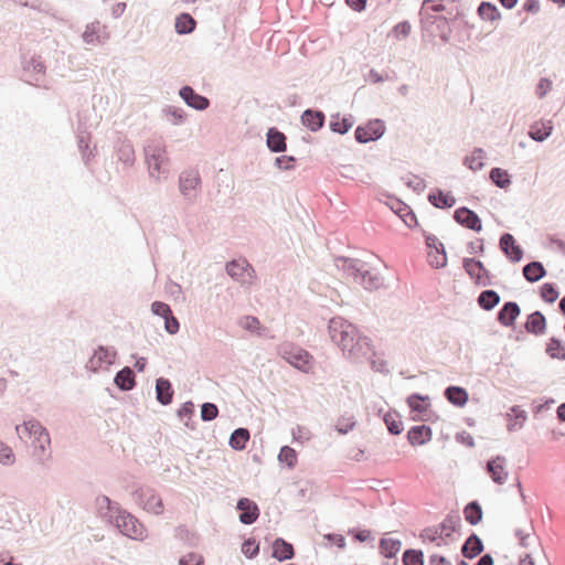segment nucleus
<instances>
[{
	"instance_id": "a878e982",
	"label": "nucleus",
	"mask_w": 565,
	"mask_h": 565,
	"mask_svg": "<svg viewBox=\"0 0 565 565\" xmlns=\"http://www.w3.org/2000/svg\"><path fill=\"white\" fill-rule=\"evenodd\" d=\"M411 445H424L431 439V428L426 425L413 426L407 433Z\"/></svg>"
},
{
	"instance_id": "e433bc0d",
	"label": "nucleus",
	"mask_w": 565,
	"mask_h": 565,
	"mask_svg": "<svg viewBox=\"0 0 565 565\" xmlns=\"http://www.w3.org/2000/svg\"><path fill=\"white\" fill-rule=\"evenodd\" d=\"M477 301L483 310L489 311L500 302V296L497 291L487 289L480 292Z\"/></svg>"
},
{
	"instance_id": "f3484780",
	"label": "nucleus",
	"mask_w": 565,
	"mask_h": 565,
	"mask_svg": "<svg viewBox=\"0 0 565 565\" xmlns=\"http://www.w3.org/2000/svg\"><path fill=\"white\" fill-rule=\"evenodd\" d=\"M365 289H377L383 285V277L374 269H371L366 263L361 268L359 280Z\"/></svg>"
},
{
	"instance_id": "6ab92c4d",
	"label": "nucleus",
	"mask_w": 565,
	"mask_h": 565,
	"mask_svg": "<svg viewBox=\"0 0 565 565\" xmlns=\"http://www.w3.org/2000/svg\"><path fill=\"white\" fill-rule=\"evenodd\" d=\"M271 557L278 562L289 561L295 557V550L291 543L287 542L282 537H277L271 544Z\"/></svg>"
},
{
	"instance_id": "58836bf2",
	"label": "nucleus",
	"mask_w": 565,
	"mask_h": 565,
	"mask_svg": "<svg viewBox=\"0 0 565 565\" xmlns=\"http://www.w3.org/2000/svg\"><path fill=\"white\" fill-rule=\"evenodd\" d=\"M465 518L471 525H477L482 519V509L477 501L469 502L465 508Z\"/></svg>"
},
{
	"instance_id": "20e7f679",
	"label": "nucleus",
	"mask_w": 565,
	"mask_h": 565,
	"mask_svg": "<svg viewBox=\"0 0 565 565\" xmlns=\"http://www.w3.org/2000/svg\"><path fill=\"white\" fill-rule=\"evenodd\" d=\"M227 275L242 286L253 285L256 271L246 259H233L225 266Z\"/></svg>"
},
{
	"instance_id": "dca6fc26",
	"label": "nucleus",
	"mask_w": 565,
	"mask_h": 565,
	"mask_svg": "<svg viewBox=\"0 0 565 565\" xmlns=\"http://www.w3.org/2000/svg\"><path fill=\"white\" fill-rule=\"evenodd\" d=\"M284 354L288 363L301 371H307L310 366L312 356L303 349L292 348Z\"/></svg>"
},
{
	"instance_id": "f257e3e1",
	"label": "nucleus",
	"mask_w": 565,
	"mask_h": 565,
	"mask_svg": "<svg viewBox=\"0 0 565 565\" xmlns=\"http://www.w3.org/2000/svg\"><path fill=\"white\" fill-rule=\"evenodd\" d=\"M328 332L331 341L351 361L362 363L372 358L373 349L370 339L361 335L356 327L342 317L330 319Z\"/></svg>"
},
{
	"instance_id": "8fccbe9b",
	"label": "nucleus",
	"mask_w": 565,
	"mask_h": 565,
	"mask_svg": "<svg viewBox=\"0 0 565 565\" xmlns=\"http://www.w3.org/2000/svg\"><path fill=\"white\" fill-rule=\"evenodd\" d=\"M461 516L457 511L450 512L440 523L438 530H459L461 526Z\"/></svg>"
},
{
	"instance_id": "c85d7f7f",
	"label": "nucleus",
	"mask_w": 565,
	"mask_h": 565,
	"mask_svg": "<svg viewBox=\"0 0 565 565\" xmlns=\"http://www.w3.org/2000/svg\"><path fill=\"white\" fill-rule=\"evenodd\" d=\"M446 399L458 407H462L468 402V393L463 387L460 386H448L444 393Z\"/></svg>"
},
{
	"instance_id": "f704fd0d",
	"label": "nucleus",
	"mask_w": 565,
	"mask_h": 565,
	"mask_svg": "<svg viewBox=\"0 0 565 565\" xmlns=\"http://www.w3.org/2000/svg\"><path fill=\"white\" fill-rule=\"evenodd\" d=\"M425 241H426L427 247L435 248L436 252L441 255L440 260H436V263L431 262V265L435 266L436 268L445 267L447 264V256H446V250H445L444 244L440 243L438 241V238L433 234L426 235Z\"/></svg>"
},
{
	"instance_id": "ddd939ff",
	"label": "nucleus",
	"mask_w": 565,
	"mask_h": 565,
	"mask_svg": "<svg viewBox=\"0 0 565 565\" xmlns=\"http://www.w3.org/2000/svg\"><path fill=\"white\" fill-rule=\"evenodd\" d=\"M179 96L183 102L195 110H205L210 106L207 97L198 94L191 86L185 85L180 88Z\"/></svg>"
},
{
	"instance_id": "c03bdc74",
	"label": "nucleus",
	"mask_w": 565,
	"mask_h": 565,
	"mask_svg": "<svg viewBox=\"0 0 565 565\" xmlns=\"http://www.w3.org/2000/svg\"><path fill=\"white\" fill-rule=\"evenodd\" d=\"M383 419L392 435H399L403 431L404 427L398 414L388 412L384 415Z\"/></svg>"
},
{
	"instance_id": "052dcab7",
	"label": "nucleus",
	"mask_w": 565,
	"mask_h": 565,
	"mask_svg": "<svg viewBox=\"0 0 565 565\" xmlns=\"http://www.w3.org/2000/svg\"><path fill=\"white\" fill-rule=\"evenodd\" d=\"M33 456L36 458L38 462L41 465H44L46 461H49L52 457V454L50 451V447H43L39 448V445H33Z\"/></svg>"
},
{
	"instance_id": "4d7b16f0",
	"label": "nucleus",
	"mask_w": 565,
	"mask_h": 565,
	"mask_svg": "<svg viewBox=\"0 0 565 565\" xmlns=\"http://www.w3.org/2000/svg\"><path fill=\"white\" fill-rule=\"evenodd\" d=\"M411 30V23L408 21H402L393 28L392 33L397 40L406 39L409 35Z\"/></svg>"
},
{
	"instance_id": "ea45409f",
	"label": "nucleus",
	"mask_w": 565,
	"mask_h": 565,
	"mask_svg": "<svg viewBox=\"0 0 565 565\" xmlns=\"http://www.w3.org/2000/svg\"><path fill=\"white\" fill-rule=\"evenodd\" d=\"M546 353L552 359L565 360V344L557 338L553 337L546 347Z\"/></svg>"
},
{
	"instance_id": "4be33fe9",
	"label": "nucleus",
	"mask_w": 565,
	"mask_h": 565,
	"mask_svg": "<svg viewBox=\"0 0 565 565\" xmlns=\"http://www.w3.org/2000/svg\"><path fill=\"white\" fill-rule=\"evenodd\" d=\"M519 315V305L514 301H508L499 310L497 319L502 326L510 327L514 323V320Z\"/></svg>"
},
{
	"instance_id": "603ef678",
	"label": "nucleus",
	"mask_w": 565,
	"mask_h": 565,
	"mask_svg": "<svg viewBox=\"0 0 565 565\" xmlns=\"http://www.w3.org/2000/svg\"><path fill=\"white\" fill-rule=\"evenodd\" d=\"M218 415V408L214 403L206 402L201 406V419L203 422H211Z\"/></svg>"
},
{
	"instance_id": "09e8293b",
	"label": "nucleus",
	"mask_w": 565,
	"mask_h": 565,
	"mask_svg": "<svg viewBox=\"0 0 565 565\" xmlns=\"http://www.w3.org/2000/svg\"><path fill=\"white\" fill-rule=\"evenodd\" d=\"M241 551L248 559H253L259 554V542L254 537L245 539Z\"/></svg>"
},
{
	"instance_id": "72a5a7b5",
	"label": "nucleus",
	"mask_w": 565,
	"mask_h": 565,
	"mask_svg": "<svg viewBox=\"0 0 565 565\" xmlns=\"http://www.w3.org/2000/svg\"><path fill=\"white\" fill-rule=\"evenodd\" d=\"M249 430L247 428H236L230 436L228 445L234 450H243L246 447L247 441L249 440Z\"/></svg>"
},
{
	"instance_id": "423d86ee",
	"label": "nucleus",
	"mask_w": 565,
	"mask_h": 565,
	"mask_svg": "<svg viewBox=\"0 0 565 565\" xmlns=\"http://www.w3.org/2000/svg\"><path fill=\"white\" fill-rule=\"evenodd\" d=\"M17 433L28 434L33 438V445H39V448L51 447V437L47 429L36 419L25 420L22 425L15 427Z\"/></svg>"
},
{
	"instance_id": "338daca9",
	"label": "nucleus",
	"mask_w": 565,
	"mask_h": 565,
	"mask_svg": "<svg viewBox=\"0 0 565 565\" xmlns=\"http://www.w3.org/2000/svg\"><path fill=\"white\" fill-rule=\"evenodd\" d=\"M546 276V269L539 260H532V284Z\"/></svg>"
},
{
	"instance_id": "7ed1b4c3",
	"label": "nucleus",
	"mask_w": 565,
	"mask_h": 565,
	"mask_svg": "<svg viewBox=\"0 0 565 565\" xmlns=\"http://www.w3.org/2000/svg\"><path fill=\"white\" fill-rule=\"evenodd\" d=\"M143 154L149 178L157 182L166 180L170 173V159L163 139L160 137L148 139L143 145Z\"/></svg>"
},
{
	"instance_id": "c756f323",
	"label": "nucleus",
	"mask_w": 565,
	"mask_h": 565,
	"mask_svg": "<svg viewBox=\"0 0 565 565\" xmlns=\"http://www.w3.org/2000/svg\"><path fill=\"white\" fill-rule=\"evenodd\" d=\"M428 201L437 209H449L456 203V199L450 193L439 189L428 194Z\"/></svg>"
},
{
	"instance_id": "4468645a",
	"label": "nucleus",
	"mask_w": 565,
	"mask_h": 565,
	"mask_svg": "<svg viewBox=\"0 0 565 565\" xmlns=\"http://www.w3.org/2000/svg\"><path fill=\"white\" fill-rule=\"evenodd\" d=\"M500 249L513 263H518L523 257V249L516 244L515 238L510 233H504L500 237Z\"/></svg>"
},
{
	"instance_id": "864d4df0",
	"label": "nucleus",
	"mask_w": 565,
	"mask_h": 565,
	"mask_svg": "<svg viewBox=\"0 0 565 565\" xmlns=\"http://www.w3.org/2000/svg\"><path fill=\"white\" fill-rule=\"evenodd\" d=\"M15 461V456L10 446L0 441V463L3 466H12Z\"/></svg>"
},
{
	"instance_id": "aec40b11",
	"label": "nucleus",
	"mask_w": 565,
	"mask_h": 565,
	"mask_svg": "<svg viewBox=\"0 0 565 565\" xmlns=\"http://www.w3.org/2000/svg\"><path fill=\"white\" fill-rule=\"evenodd\" d=\"M326 116L323 111L317 109H306L301 115V122L311 131H318L324 125Z\"/></svg>"
},
{
	"instance_id": "f03ea898",
	"label": "nucleus",
	"mask_w": 565,
	"mask_h": 565,
	"mask_svg": "<svg viewBox=\"0 0 565 565\" xmlns=\"http://www.w3.org/2000/svg\"><path fill=\"white\" fill-rule=\"evenodd\" d=\"M95 504L98 518L108 526L116 530H137V525H141L138 519L107 495H98Z\"/></svg>"
},
{
	"instance_id": "2f4dec72",
	"label": "nucleus",
	"mask_w": 565,
	"mask_h": 565,
	"mask_svg": "<svg viewBox=\"0 0 565 565\" xmlns=\"http://www.w3.org/2000/svg\"><path fill=\"white\" fill-rule=\"evenodd\" d=\"M401 546H402V543H401L399 540L391 539V537H388V539L382 537L380 540V544H379L380 553L385 558H393V557H395L396 554L399 552Z\"/></svg>"
},
{
	"instance_id": "7c9ffc66",
	"label": "nucleus",
	"mask_w": 565,
	"mask_h": 565,
	"mask_svg": "<svg viewBox=\"0 0 565 565\" xmlns=\"http://www.w3.org/2000/svg\"><path fill=\"white\" fill-rule=\"evenodd\" d=\"M486 157L487 153L482 148H475L470 156L465 157L463 164L472 171H479L484 167Z\"/></svg>"
},
{
	"instance_id": "c9c22d12",
	"label": "nucleus",
	"mask_w": 565,
	"mask_h": 565,
	"mask_svg": "<svg viewBox=\"0 0 565 565\" xmlns=\"http://www.w3.org/2000/svg\"><path fill=\"white\" fill-rule=\"evenodd\" d=\"M196 25V21L193 19V17L190 13H181L175 19V32L178 34H190L194 31Z\"/></svg>"
},
{
	"instance_id": "4c0bfd02",
	"label": "nucleus",
	"mask_w": 565,
	"mask_h": 565,
	"mask_svg": "<svg viewBox=\"0 0 565 565\" xmlns=\"http://www.w3.org/2000/svg\"><path fill=\"white\" fill-rule=\"evenodd\" d=\"M353 124L354 122L351 117L340 118L339 115H335L331 117L329 126L331 131L344 135L352 128Z\"/></svg>"
},
{
	"instance_id": "3c124183",
	"label": "nucleus",
	"mask_w": 565,
	"mask_h": 565,
	"mask_svg": "<svg viewBox=\"0 0 565 565\" xmlns=\"http://www.w3.org/2000/svg\"><path fill=\"white\" fill-rule=\"evenodd\" d=\"M546 329L544 315L536 310L532 311V334H542Z\"/></svg>"
},
{
	"instance_id": "0eeeda50",
	"label": "nucleus",
	"mask_w": 565,
	"mask_h": 565,
	"mask_svg": "<svg viewBox=\"0 0 565 565\" xmlns=\"http://www.w3.org/2000/svg\"><path fill=\"white\" fill-rule=\"evenodd\" d=\"M200 188L201 177L196 170H185L180 174L179 190L188 202L192 203L195 201Z\"/></svg>"
},
{
	"instance_id": "69168bd1",
	"label": "nucleus",
	"mask_w": 565,
	"mask_h": 565,
	"mask_svg": "<svg viewBox=\"0 0 565 565\" xmlns=\"http://www.w3.org/2000/svg\"><path fill=\"white\" fill-rule=\"evenodd\" d=\"M178 537L190 547L196 546L199 543L198 532H180Z\"/></svg>"
},
{
	"instance_id": "49530a36",
	"label": "nucleus",
	"mask_w": 565,
	"mask_h": 565,
	"mask_svg": "<svg viewBox=\"0 0 565 565\" xmlns=\"http://www.w3.org/2000/svg\"><path fill=\"white\" fill-rule=\"evenodd\" d=\"M278 460L286 463L289 469H292L297 463V452L289 446H282L278 454Z\"/></svg>"
},
{
	"instance_id": "9d476101",
	"label": "nucleus",
	"mask_w": 565,
	"mask_h": 565,
	"mask_svg": "<svg viewBox=\"0 0 565 565\" xmlns=\"http://www.w3.org/2000/svg\"><path fill=\"white\" fill-rule=\"evenodd\" d=\"M108 38L106 25H103L99 21L87 24L82 34L83 42L93 46L104 44Z\"/></svg>"
},
{
	"instance_id": "e2e57ef3",
	"label": "nucleus",
	"mask_w": 565,
	"mask_h": 565,
	"mask_svg": "<svg viewBox=\"0 0 565 565\" xmlns=\"http://www.w3.org/2000/svg\"><path fill=\"white\" fill-rule=\"evenodd\" d=\"M24 71H33L35 74H44L45 66L40 58L32 57L29 62L25 63Z\"/></svg>"
},
{
	"instance_id": "a211bd4d",
	"label": "nucleus",
	"mask_w": 565,
	"mask_h": 565,
	"mask_svg": "<svg viewBox=\"0 0 565 565\" xmlns=\"http://www.w3.org/2000/svg\"><path fill=\"white\" fill-rule=\"evenodd\" d=\"M237 510H239V521L247 525L254 523L259 515L256 503L246 498L238 500Z\"/></svg>"
},
{
	"instance_id": "2eb2a0df",
	"label": "nucleus",
	"mask_w": 565,
	"mask_h": 565,
	"mask_svg": "<svg viewBox=\"0 0 565 565\" xmlns=\"http://www.w3.org/2000/svg\"><path fill=\"white\" fill-rule=\"evenodd\" d=\"M505 458L497 456L487 462L486 470L497 484H503L508 479V472L504 469Z\"/></svg>"
},
{
	"instance_id": "39448f33",
	"label": "nucleus",
	"mask_w": 565,
	"mask_h": 565,
	"mask_svg": "<svg viewBox=\"0 0 565 565\" xmlns=\"http://www.w3.org/2000/svg\"><path fill=\"white\" fill-rule=\"evenodd\" d=\"M135 502L143 510L153 514H160L163 511V503L161 498L156 493L152 488L140 487L132 493Z\"/></svg>"
},
{
	"instance_id": "9b49d317",
	"label": "nucleus",
	"mask_w": 565,
	"mask_h": 565,
	"mask_svg": "<svg viewBox=\"0 0 565 565\" xmlns=\"http://www.w3.org/2000/svg\"><path fill=\"white\" fill-rule=\"evenodd\" d=\"M454 218L458 224L471 231L480 232L482 230L478 214L466 206L458 207L454 213Z\"/></svg>"
},
{
	"instance_id": "f8f14e48",
	"label": "nucleus",
	"mask_w": 565,
	"mask_h": 565,
	"mask_svg": "<svg viewBox=\"0 0 565 565\" xmlns=\"http://www.w3.org/2000/svg\"><path fill=\"white\" fill-rule=\"evenodd\" d=\"M117 352L108 347L99 345L97 350H95L94 355L89 359L86 367L93 372H97L103 364H113Z\"/></svg>"
},
{
	"instance_id": "cd10ccee",
	"label": "nucleus",
	"mask_w": 565,
	"mask_h": 565,
	"mask_svg": "<svg viewBox=\"0 0 565 565\" xmlns=\"http://www.w3.org/2000/svg\"><path fill=\"white\" fill-rule=\"evenodd\" d=\"M554 129L553 121L551 119L539 120L532 124V140L542 142L546 140Z\"/></svg>"
},
{
	"instance_id": "473e14b6",
	"label": "nucleus",
	"mask_w": 565,
	"mask_h": 565,
	"mask_svg": "<svg viewBox=\"0 0 565 565\" xmlns=\"http://www.w3.org/2000/svg\"><path fill=\"white\" fill-rule=\"evenodd\" d=\"M364 265V262L356 259V258H339L338 259V267H342L345 273H348L349 276H352L355 281L359 280V274L361 271L362 266Z\"/></svg>"
},
{
	"instance_id": "0e129e2a",
	"label": "nucleus",
	"mask_w": 565,
	"mask_h": 565,
	"mask_svg": "<svg viewBox=\"0 0 565 565\" xmlns=\"http://www.w3.org/2000/svg\"><path fill=\"white\" fill-rule=\"evenodd\" d=\"M164 329L169 334L178 333L180 329V323L178 319L173 316V312L164 318Z\"/></svg>"
},
{
	"instance_id": "6e6d98bb",
	"label": "nucleus",
	"mask_w": 565,
	"mask_h": 565,
	"mask_svg": "<svg viewBox=\"0 0 565 565\" xmlns=\"http://www.w3.org/2000/svg\"><path fill=\"white\" fill-rule=\"evenodd\" d=\"M515 414V418L509 422L508 429L513 431L520 429L526 420V414L524 411H518L516 407L511 409Z\"/></svg>"
},
{
	"instance_id": "13d9d810",
	"label": "nucleus",
	"mask_w": 565,
	"mask_h": 565,
	"mask_svg": "<svg viewBox=\"0 0 565 565\" xmlns=\"http://www.w3.org/2000/svg\"><path fill=\"white\" fill-rule=\"evenodd\" d=\"M179 565H204V559L202 555L191 552L180 557Z\"/></svg>"
},
{
	"instance_id": "37998d69",
	"label": "nucleus",
	"mask_w": 565,
	"mask_h": 565,
	"mask_svg": "<svg viewBox=\"0 0 565 565\" xmlns=\"http://www.w3.org/2000/svg\"><path fill=\"white\" fill-rule=\"evenodd\" d=\"M489 178L494 185L501 189H505L511 183L508 172L501 168H492Z\"/></svg>"
},
{
	"instance_id": "bb28decb",
	"label": "nucleus",
	"mask_w": 565,
	"mask_h": 565,
	"mask_svg": "<svg viewBox=\"0 0 565 565\" xmlns=\"http://www.w3.org/2000/svg\"><path fill=\"white\" fill-rule=\"evenodd\" d=\"M483 551L482 541L476 535L475 532L465 541L461 546V553L466 558H475Z\"/></svg>"
},
{
	"instance_id": "bf43d9fd",
	"label": "nucleus",
	"mask_w": 565,
	"mask_h": 565,
	"mask_svg": "<svg viewBox=\"0 0 565 565\" xmlns=\"http://www.w3.org/2000/svg\"><path fill=\"white\" fill-rule=\"evenodd\" d=\"M151 311L153 315L162 317L163 319L171 315L172 310L169 305L162 301H154L151 305Z\"/></svg>"
},
{
	"instance_id": "412c9836",
	"label": "nucleus",
	"mask_w": 565,
	"mask_h": 565,
	"mask_svg": "<svg viewBox=\"0 0 565 565\" xmlns=\"http://www.w3.org/2000/svg\"><path fill=\"white\" fill-rule=\"evenodd\" d=\"M266 143L271 152H284L287 149L286 136L276 127H271L267 130Z\"/></svg>"
},
{
	"instance_id": "b1692460",
	"label": "nucleus",
	"mask_w": 565,
	"mask_h": 565,
	"mask_svg": "<svg viewBox=\"0 0 565 565\" xmlns=\"http://www.w3.org/2000/svg\"><path fill=\"white\" fill-rule=\"evenodd\" d=\"M173 388L168 379L159 377L156 380V397L161 405H169L173 398Z\"/></svg>"
},
{
	"instance_id": "5fc2aeb1",
	"label": "nucleus",
	"mask_w": 565,
	"mask_h": 565,
	"mask_svg": "<svg viewBox=\"0 0 565 565\" xmlns=\"http://www.w3.org/2000/svg\"><path fill=\"white\" fill-rule=\"evenodd\" d=\"M553 82L547 77H541L535 85V95L539 98H544L547 93L552 90Z\"/></svg>"
},
{
	"instance_id": "774afa93",
	"label": "nucleus",
	"mask_w": 565,
	"mask_h": 565,
	"mask_svg": "<svg viewBox=\"0 0 565 565\" xmlns=\"http://www.w3.org/2000/svg\"><path fill=\"white\" fill-rule=\"evenodd\" d=\"M324 539L330 544H333V545L338 546L339 548H344V546H345V539L343 535H341L339 533L328 532L327 534H324Z\"/></svg>"
},
{
	"instance_id": "1a4fd4ad",
	"label": "nucleus",
	"mask_w": 565,
	"mask_h": 565,
	"mask_svg": "<svg viewBox=\"0 0 565 565\" xmlns=\"http://www.w3.org/2000/svg\"><path fill=\"white\" fill-rule=\"evenodd\" d=\"M462 266L471 279L479 286H491L489 270L483 263L475 258H463Z\"/></svg>"
},
{
	"instance_id": "680f3d73",
	"label": "nucleus",
	"mask_w": 565,
	"mask_h": 565,
	"mask_svg": "<svg viewBox=\"0 0 565 565\" xmlns=\"http://www.w3.org/2000/svg\"><path fill=\"white\" fill-rule=\"evenodd\" d=\"M295 162H296V158L292 156H280L275 159V164L280 170L294 169Z\"/></svg>"
},
{
	"instance_id": "a19ab883",
	"label": "nucleus",
	"mask_w": 565,
	"mask_h": 565,
	"mask_svg": "<svg viewBox=\"0 0 565 565\" xmlns=\"http://www.w3.org/2000/svg\"><path fill=\"white\" fill-rule=\"evenodd\" d=\"M478 14L484 21H494L500 18L498 8L491 2L482 1L478 7Z\"/></svg>"
},
{
	"instance_id": "6e6552de",
	"label": "nucleus",
	"mask_w": 565,
	"mask_h": 565,
	"mask_svg": "<svg viewBox=\"0 0 565 565\" xmlns=\"http://www.w3.org/2000/svg\"><path fill=\"white\" fill-rule=\"evenodd\" d=\"M385 124L381 119L370 120L364 126H358L354 132L359 143H366L379 140L385 132Z\"/></svg>"
},
{
	"instance_id": "5701e85b",
	"label": "nucleus",
	"mask_w": 565,
	"mask_h": 565,
	"mask_svg": "<svg viewBox=\"0 0 565 565\" xmlns=\"http://www.w3.org/2000/svg\"><path fill=\"white\" fill-rule=\"evenodd\" d=\"M135 377L132 369L125 366L116 373L114 383L120 391L128 392L136 386Z\"/></svg>"
},
{
	"instance_id": "a18cd8bd",
	"label": "nucleus",
	"mask_w": 565,
	"mask_h": 565,
	"mask_svg": "<svg viewBox=\"0 0 565 565\" xmlns=\"http://www.w3.org/2000/svg\"><path fill=\"white\" fill-rule=\"evenodd\" d=\"M428 396H424L419 393H413L407 397V405L413 412L423 413L427 409Z\"/></svg>"
},
{
	"instance_id": "393cba45",
	"label": "nucleus",
	"mask_w": 565,
	"mask_h": 565,
	"mask_svg": "<svg viewBox=\"0 0 565 565\" xmlns=\"http://www.w3.org/2000/svg\"><path fill=\"white\" fill-rule=\"evenodd\" d=\"M116 157L118 161L128 167H132L136 161V154L132 143L129 140H120L116 146Z\"/></svg>"
},
{
	"instance_id": "de8ad7c7",
	"label": "nucleus",
	"mask_w": 565,
	"mask_h": 565,
	"mask_svg": "<svg viewBox=\"0 0 565 565\" xmlns=\"http://www.w3.org/2000/svg\"><path fill=\"white\" fill-rule=\"evenodd\" d=\"M403 565H424V554L420 550L408 548L403 553Z\"/></svg>"
},
{
	"instance_id": "79ce46f5",
	"label": "nucleus",
	"mask_w": 565,
	"mask_h": 565,
	"mask_svg": "<svg viewBox=\"0 0 565 565\" xmlns=\"http://www.w3.org/2000/svg\"><path fill=\"white\" fill-rule=\"evenodd\" d=\"M559 291L557 285L554 282H544L540 287V297L546 303H553L557 300Z\"/></svg>"
}]
</instances>
